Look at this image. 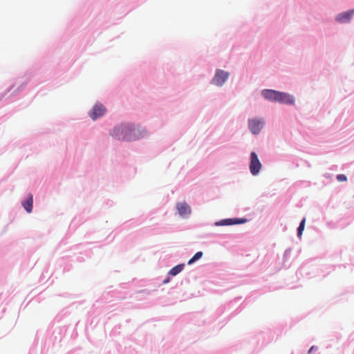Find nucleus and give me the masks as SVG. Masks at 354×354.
I'll use <instances>...</instances> for the list:
<instances>
[{"mask_svg": "<svg viewBox=\"0 0 354 354\" xmlns=\"http://www.w3.org/2000/svg\"><path fill=\"white\" fill-rule=\"evenodd\" d=\"M249 170L253 176H258L263 167L257 153L255 151H252L249 157Z\"/></svg>", "mask_w": 354, "mask_h": 354, "instance_id": "nucleus-4", "label": "nucleus"}, {"mask_svg": "<svg viewBox=\"0 0 354 354\" xmlns=\"http://www.w3.org/2000/svg\"><path fill=\"white\" fill-rule=\"evenodd\" d=\"M221 80V73L219 71H217L215 77L212 80V82H213V84L218 86V85H220Z\"/></svg>", "mask_w": 354, "mask_h": 354, "instance_id": "nucleus-14", "label": "nucleus"}, {"mask_svg": "<svg viewBox=\"0 0 354 354\" xmlns=\"http://www.w3.org/2000/svg\"><path fill=\"white\" fill-rule=\"evenodd\" d=\"M183 268L184 264H179L172 268L169 273L172 276H176L178 273H180L183 270Z\"/></svg>", "mask_w": 354, "mask_h": 354, "instance_id": "nucleus-12", "label": "nucleus"}, {"mask_svg": "<svg viewBox=\"0 0 354 354\" xmlns=\"http://www.w3.org/2000/svg\"><path fill=\"white\" fill-rule=\"evenodd\" d=\"M246 217H232L223 218V226H233L243 225L250 221Z\"/></svg>", "mask_w": 354, "mask_h": 354, "instance_id": "nucleus-8", "label": "nucleus"}, {"mask_svg": "<svg viewBox=\"0 0 354 354\" xmlns=\"http://www.w3.org/2000/svg\"><path fill=\"white\" fill-rule=\"evenodd\" d=\"M239 298H236V299H234V301H235V302H236V301H239Z\"/></svg>", "mask_w": 354, "mask_h": 354, "instance_id": "nucleus-25", "label": "nucleus"}, {"mask_svg": "<svg viewBox=\"0 0 354 354\" xmlns=\"http://www.w3.org/2000/svg\"><path fill=\"white\" fill-rule=\"evenodd\" d=\"M215 225H216V226L221 225V221H219L216 222V223H215Z\"/></svg>", "mask_w": 354, "mask_h": 354, "instance_id": "nucleus-22", "label": "nucleus"}, {"mask_svg": "<svg viewBox=\"0 0 354 354\" xmlns=\"http://www.w3.org/2000/svg\"><path fill=\"white\" fill-rule=\"evenodd\" d=\"M202 256H203V252H197L194 255V257L189 260L188 264L190 265V264L193 263L196 261L200 259L202 257Z\"/></svg>", "mask_w": 354, "mask_h": 354, "instance_id": "nucleus-13", "label": "nucleus"}, {"mask_svg": "<svg viewBox=\"0 0 354 354\" xmlns=\"http://www.w3.org/2000/svg\"><path fill=\"white\" fill-rule=\"evenodd\" d=\"M168 281H169V279L164 280V281H163V282H164V283H167Z\"/></svg>", "mask_w": 354, "mask_h": 354, "instance_id": "nucleus-24", "label": "nucleus"}, {"mask_svg": "<svg viewBox=\"0 0 354 354\" xmlns=\"http://www.w3.org/2000/svg\"><path fill=\"white\" fill-rule=\"evenodd\" d=\"M306 225V218L304 217L299 222V225H301L302 227H305Z\"/></svg>", "mask_w": 354, "mask_h": 354, "instance_id": "nucleus-19", "label": "nucleus"}, {"mask_svg": "<svg viewBox=\"0 0 354 354\" xmlns=\"http://www.w3.org/2000/svg\"><path fill=\"white\" fill-rule=\"evenodd\" d=\"M230 73L223 70V84L228 79Z\"/></svg>", "mask_w": 354, "mask_h": 354, "instance_id": "nucleus-17", "label": "nucleus"}, {"mask_svg": "<svg viewBox=\"0 0 354 354\" xmlns=\"http://www.w3.org/2000/svg\"><path fill=\"white\" fill-rule=\"evenodd\" d=\"M265 125L263 118H252L248 120V128L252 135L257 136L260 133Z\"/></svg>", "mask_w": 354, "mask_h": 354, "instance_id": "nucleus-5", "label": "nucleus"}, {"mask_svg": "<svg viewBox=\"0 0 354 354\" xmlns=\"http://www.w3.org/2000/svg\"><path fill=\"white\" fill-rule=\"evenodd\" d=\"M261 96L267 101L286 105H294L295 97L294 95L284 91L271 88H264L261 91Z\"/></svg>", "mask_w": 354, "mask_h": 354, "instance_id": "nucleus-1", "label": "nucleus"}, {"mask_svg": "<svg viewBox=\"0 0 354 354\" xmlns=\"http://www.w3.org/2000/svg\"><path fill=\"white\" fill-rule=\"evenodd\" d=\"M318 350V347L315 345H313L310 347V348L308 351V354H313V352Z\"/></svg>", "mask_w": 354, "mask_h": 354, "instance_id": "nucleus-18", "label": "nucleus"}, {"mask_svg": "<svg viewBox=\"0 0 354 354\" xmlns=\"http://www.w3.org/2000/svg\"><path fill=\"white\" fill-rule=\"evenodd\" d=\"M239 308H238L234 313H232V315L239 314V313L241 311V310H239Z\"/></svg>", "mask_w": 354, "mask_h": 354, "instance_id": "nucleus-21", "label": "nucleus"}, {"mask_svg": "<svg viewBox=\"0 0 354 354\" xmlns=\"http://www.w3.org/2000/svg\"><path fill=\"white\" fill-rule=\"evenodd\" d=\"M290 252V248H288L285 250L284 252V254H283V257H286L287 255L289 254V253Z\"/></svg>", "mask_w": 354, "mask_h": 354, "instance_id": "nucleus-20", "label": "nucleus"}, {"mask_svg": "<svg viewBox=\"0 0 354 354\" xmlns=\"http://www.w3.org/2000/svg\"><path fill=\"white\" fill-rule=\"evenodd\" d=\"M135 131V129L131 125L125 124L113 129L111 135L118 140H131L136 138Z\"/></svg>", "mask_w": 354, "mask_h": 354, "instance_id": "nucleus-2", "label": "nucleus"}, {"mask_svg": "<svg viewBox=\"0 0 354 354\" xmlns=\"http://www.w3.org/2000/svg\"><path fill=\"white\" fill-rule=\"evenodd\" d=\"M33 198L32 195H29L28 198L23 203V207L27 211L30 213L32 209Z\"/></svg>", "mask_w": 354, "mask_h": 354, "instance_id": "nucleus-11", "label": "nucleus"}, {"mask_svg": "<svg viewBox=\"0 0 354 354\" xmlns=\"http://www.w3.org/2000/svg\"><path fill=\"white\" fill-rule=\"evenodd\" d=\"M304 227H302L301 225H299L297 228V236L299 239H301V236L303 234V232L304 230Z\"/></svg>", "mask_w": 354, "mask_h": 354, "instance_id": "nucleus-16", "label": "nucleus"}, {"mask_svg": "<svg viewBox=\"0 0 354 354\" xmlns=\"http://www.w3.org/2000/svg\"><path fill=\"white\" fill-rule=\"evenodd\" d=\"M270 340V331H258L249 337L250 343L253 348H260L267 344Z\"/></svg>", "mask_w": 354, "mask_h": 354, "instance_id": "nucleus-3", "label": "nucleus"}, {"mask_svg": "<svg viewBox=\"0 0 354 354\" xmlns=\"http://www.w3.org/2000/svg\"><path fill=\"white\" fill-rule=\"evenodd\" d=\"M349 268H350L351 272H354V266L353 265H350Z\"/></svg>", "mask_w": 354, "mask_h": 354, "instance_id": "nucleus-23", "label": "nucleus"}, {"mask_svg": "<svg viewBox=\"0 0 354 354\" xmlns=\"http://www.w3.org/2000/svg\"><path fill=\"white\" fill-rule=\"evenodd\" d=\"M106 112V108L102 105V104H96L91 113H90V116L91 118L93 119V120H96L97 118H98L99 117L103 115Z\"/></svg>", "mask_w": 354, "mask_h": 354, "instance_id": "nucleus-10", "label": "nucleus"}, {"mask_svg": "<svg viewBox=\"0 0 354 354\" xmlns=\"http://www.w3.org/2000/svg\"><path fill=\"white\" fill-rule=\"evenodd\" d=\"M176 209L182 218H187L191 214V208L186 203H178Z\"/></svg>", "mask_w": 354, "mask_h": 354, "instance_id": "nucleus-9", "label": "nucleus"}, {"mask_svg": "<svg viewBox=\"0 0 354 354\" xmlns=\"http://www.w3.org/2000/svg\"><path fill=\"white\" fill-rule=\"evenodd\" d=\"M354 16V8L339 12L335 16V20L339 24H349Z\"/></svg>", "mask_w": 354, "mask_h": 354, "instance_id": "nucleus-7", "label": "nucleus"}, {"mask_svg": "<svg viewBox=\"0 0 354 354\" xmlns=\"http://www.w3.org/2000/svg\"><path fill=\"white\" fill-rule=\"evenodd\" d=\"M317 271L316 266H314L310 262L303 263L299 268L297 272L301 276L311 278L317 276L315 273Z\"/></svg>", "mask_w": 354, "mask_h": 354, "instance_id": "nucleus-6", "label": "nucleus"}, {"mask_svg": "<svg viewBox=\"0 0 354 354\" xmlns=\"http://www.w3.org/2000/svg\"><path fill=\"white\" fill-rule=\"evenodd\" d=\"M336 179L339 182H345L347 180V176L345 174H339L336 176Z\"/></svg>", "mask_w": 354, "mask_h": 354, "instance_id": "nucleus-15", "label": "nucleus"}]
</instances>
